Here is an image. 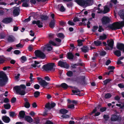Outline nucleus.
<instances>
[{
  "label": "nucleus",
  "mask_w": 124,
  "mask_h": 124,
  "mask_svg": "<svg viewBox=\"0 0 124 124\" xmlns=\"http://www.w3.org/2000/svg\"><path fill=\"white\" fill-rule=\"evenodd\" d=\"M111 96V95L109 93L106 94L104 96V98L106 99H108L110 98Z\"/></svg>",
  "instance_id": "obj_37"
},
{
  "label": "nucleus",
  "mask_w": 124,
  "mask_h": 124,
  "mask_svg": "<svg viewBox=\"0 0 124 124\" xmlns=\"http://www.w3.org/2000/svg\"><path fill=\"white\" fill-rule=\"evenodd\" d=\"M94 43L96 46H100L101 44V42L98 40L94 41Z\"/></svg>",
  "instance_id": "obj_27"
},
{
  "label": "nucleus",
  "mask_w": 124,
  "mask_h": 124,
  "mask_svg": "<svg viewBox=\"0 0 124 124\" xmlns=\"http://www.w3.org/2000/svg\"><path fill=\"white\" fill-rule=\"evenodd\" d=\"M68 24L70 25H75L74 23L71 21H69L68 22Z\"/></svg>",
  "instance_id": "obj_57"
},
{
  "label": "nucleus",
  "mask_w": 124,
  "mask_h": 124,
  "mask_svg": "<svg viewBox=\"0 0 124 124\" xmlns=\"http://www.w3.org/2000/svg\"><path fill=\"white\" fill-rule=\"evenodd\" d=\"M52 48L51 45L49 44L44 45L41 47V49L43 50V51L46 50L47 51H51Z\"/></svg>",
  "instance_id": "obj_10"
},
{
  "label": "nucleus",
  "mask_w": 124,
  "mask_h": 124,
  "mask_svg": "<svg viewBox=\"0 0 124 124\" xmlns=\"http://www.w3.org/2000/svg\"><path fill=\"white\" fill-rule=\"evenodd\" d=\"M82 51L85 53L88 52L89 50V48L87 46H84L81 48Z\"/></svg>",
  "instance_id": "obj_20"
},
{
  "label": "nucleus",
  "mask_w": 124,
  "mask_h": 124,
  "mask_svg": "<svg viewBox=\"0 0 124 124\" xmlns=\"http://www.w3.org/2000/svg\"><path fill=\"white\" fill-rule=\"evenodd\" d=\"M25 119L28 122L31 123L33 119L30 116H27L25 117Z\"/></svg>",
  "instance_id": "obj_21"
},
{
  "label": "nucleus",
  "mask_w": 124,
  "mask_h": 124,
  "mask_svg": "<svg viewBox=\"0 0 124 124\" xmlns=\"http://www.w3.org/2000/svg\"><path fill=\"white\" fill-rule=\"evenodd\" d=\"M57 36L58 37L62 39H63L64 37V35L62 33H59L57 35Z\"/></svg>",
  "instance_id": "obj_30"
},
{
  "label": "nucleus",
  "mask_w": 124,
  "mask_h": 124,
  "mask_svg": "<svg viewBox=\"0 0 124 124\" xmlns=\"http://www.w3.org/2000/svg\"><path fill=\"white\" fill-rule=\"evenodd\" d=\"M114 54L118 57H119L121 55V52L119 50H116L114 52Z\"/></svg>",
  "instance_id": "obj_19"
},
{
  "label": "nucleus",
  "mask_w": 124,
  "mask_h": 124,
  "mask_svg": "<svg viewBox=\"0 0 124 124\" xmlns=\"http://www.w3.org/2000/svg\"><path fill=\"white\" fill-rule=\"evenodd\" d=\"M107 36L105 34H103V35L100 36L99 39L103 40L107 38Z\"/></svg>",
  "instance_id": "obj_23"
},
{
  "label": "nucleus",
  "mask_w": 124,
  "mask_h": 124,
  "mask_svg": "<svg viewBox=\"0 0 124 124\" xmlns=\"http://www.w3.org/2000/svg\"><path fill=\"white\" fill-rule=\"evenodd\" d=\"M32 23L33 24H36L38 27L39 28L42 27L43 26L42 23L40 22L39 20L33 21L32 22Z\"/></svg>",
  "instance_id": "obj_12"
},
{
  "label": "nucleus",
  "mask_w": 124,
  "mask_h": 124,
  "mask_svg": "<svg viewBox=\"0 0 124 124\" xmlns=\"http://www.w3.org/2000/svg\"><path fill=\"white\" fill-rule=\"evenodd\" d=\"M5 108L6 109H9L11 107V105L9 103L5 104L4 105Z\"/></svg>",
  "instance_id": "obj_28"
},
{
  "label": "nucleus",
  "mask_w": 124,
  "mask_h": 124,
  "mask_svg": "<svg viewBox=\"0 0 124 124\" xmlns=\"http://www.w3.org/2000/svg\"><path fill=\"white\" fill-rule=\"evenodd\" d=\"M8 39L9 42H11L14 41L15 40V39L13 36H9Z\"/></svg>",
  "instance_id": "obj_24"
},
{
  "label": "nucleus",
  "mask_w": 124,
  "mask_h": 124,
  "mask_svg": "<svg viewBox=\"0 0 124 124\" xmlns=\"http://www.w3.org/2000/svg\"><path fill=\"white\" fill-rule=\"evenodd\" d=\"M39 84L43 87H45L47 86L48 83L45 81L44 80H41L39 83Z\"/></svg>",
  "instance_id": "obj_15"
},
{
  "label": "nucleus",
  "mask_w": 124,
  "mask_h": 124,
  "mask_svg": "<svg viewBox=\"0 0 124 124\" xmlns=\"http://www.w3.org/2000/svg\"><path fill=\"white\" fill-rule=\"evenodd\" d=\"M114 43V41L112 39H111L107 41L108 45L110 47L111 49L113 48Z\"/></svg>",
  "instance_id": "obj_13"
},
{
  "label": "nucleus",
  "mask_w": 124,
  "mask_h": 124,
  "mask_svg": "<svg viewBox=\"0 0 124 124\" xmlns=\"http://www.w3.org/2000/svg\"><path fill=\"white\" fill-rule=\"evenodd\" d=\"M34 87L35 89H38L39 88L40 86L38 84H36L34 85Z\"/></svg>",
  "instance_id": "obj_49"
},
{
  "label": "nucleus",
  "mask_w": 124,
  "mask_h": 124,
  "mask_svg": "<svg viewBox=\"0 0 124 124\" xmlns=\"http://www.w3.org/2000/svg\"><path fill=\"white\" fill-rule=\"evenodd\" d=\"M68 108H69L73 109L74 108V105L73 104H71L68 105Z\"/></svg>",
  "instance_id": "obj_44"
},
{
  "label": "nucleus",
  "mask_w": 124,
  "mask_h": 124,
  "mask_svg": "<svg viewBox=\"0 0 124 124\" xmlns=\"http://www.w3.org/2000/svg\"><path fill=\"white\" fill-rule=\"evenodd\" d=\"M49 44L52 45L54 46H55L57 45L54 42L51 40H50L49 41Z\"/></svg>",
  "instance_id": "obj_45"
},
{
  "label": "nucleus",
  "mask_w": 124,
  "mask_h": 124,
  "mask_svg": "<svg viewBox=\"0 0 124 124\" xmlns=\"http://www.w3.org/2000/svg\"><path fill=\"white\" fill-rule=\"evenodd\" d=\"M40 92L39 91H36L34 93V96L37 98L40 95Z\"/></svg>",
  "instance_id": "obj_36"
},
{
  "label": "nucleus",
  "mask_w": 124,
  "mask_h": 124,
  "mask_svg": "<svg viewBox=\"0 0 124 124\" xmlns=\"http://www.w3.org/2000/svg\"><path fill=\"white\" fill-rule=\"evenodd\" d=\"M54 20L52 21L49 24V26L51 28H53L54 27Z\"/></svg>",
  "instance_id": "obj_31"
},
{
  "label": "nucleus",
  "mask_w": 124,
  "mask_h": 124,
  "mask_svg": "<svg viewBox=\"0 0 124 124\" xmlns=\"http://www.w3.org/2000/svg\"><path fill=\"white\" fill-rule=\"evenodd\" d=\"M33 74L32 73H31L30 74V81L32 82L34 80V79L32 78V77H33Z\"/></svg>",
  "instance_id": "obj_46"
},
{
  "label": "nucleus",
  "mask_w": 124,
  "mask_h": 124,
  "mask_svg": "<svg viewBox=\"0 0 124 124\" xmlns=\"http://www.w3.org/2000/svg\"><path fill=\"white\" fill-rule=\"evenodd\" d=\"M66 74L68 76L71 77L73 76V73L71 71H69L67 72Z\"/></svg>",
  "instance_id": "obj_33"
},
{
  "label": "nucleus",
  "mask_w": 124,
  "mask_h": 124,
  "mask_svg": "<svg viewBox=\"0 0 124 124\" xmlns=\"http://www.w3.org/2000/svg\"><path fill=\"white\" fill-rule=\"evenodd\" d=\"M115 67L113 66H109L108 67V69L109 70H113L115 69Z\"/></svg>",
  "instance_id": "obj_62"
},
{
  "label": "nucleus",
  "mask_w": 124,
  "mask_h": 124,
  "mask_svg": "<svg viewBox=\"0 0 124 124\" xmlns=\"http://www.w3.org/2000/svg\"><path fill=\"white\" fill-rule=\"evenodd\" d=\"M62 117L63 118H68L69 117V115H63L62 116Z\"/></svg>",
  "instance_id": "obj_54"
},
{
  "label": "nucleus",
  "mask_w": 124,
  "mask_h": 124,
  "mask_svg": "<svg viewBox=\"0 0 124 124\" xmlns=\"http://www.w3.org/2000/svg\"><path fill=\"white\" fill-rule=\"evenodd\" d=\"M16 98L15 97L13 98L11 100V102L12 103H14L16 101Z\"/></svg>",
  "instance_id": "obj_60"
},
{
  "label": "nucleus",
  "mask_w": 124,
  "mask_h": 124,
  "mask_svg": "<svg viewBox=\"0 0 124 124\" xmlns=\"http://www.w3.org/2000/svg\"><path fill=\"white\" fill-rule=\"evenodd\" d=\"M103 117L104 118L106 121L109 118V117L108 115H104Z\"/></svg>",
  "instance_id": "obj_47"
},
{
  "label": "nucleus",
  "mask_w": 124,
  "mask_h": 124,
  "mask_svg": "<svg viewBox=\"0 0 124 124\" xmlns=\"http://www.w3.org/2000/svg\"><path fill=\"white\" fill-rule=\"evenodd\" d=\"M9 116L11 117H13L15 115V113L14 112H9Z\"/></svg>",
  "instance_id": "obj_40"
},
{
  "label": "nucleus",
  "mask_w": 124,
  "mask_h": 124,
  "mask_svg": "<svg viewBox=\"0 0 124 124\" xmlns=\"http://www.w3.org/2000/svg\"><path fill=\"white\" fill-rule=\"evenodd\" d=\"M58 64V66L61 67H63L67 69L69 67V65L67 64L66 62L61 61H59Z\"/></svg>",
  "instance_id": "obj_6"
},
{
  "label": "nucleus",
  "mask_w": 124,
  "mask_h": 124,
  "mask_svg": "<svg viewBox=\"0 0 124 124\" xmlns=\"http://www.w3.org/2000/svg\"><path fill=\"white\" fill-rule=\"evenodd\" d=\"M45 107L48 109H51V108L49 103H47L46 104Z\"/></svg>",
  "instance_id": "obj_39"
},
{
  "label": "nucleus",
  "mask_w": 124,
  "mask_h": 124,
  "mask_svg": "<svg viewBox=\"0 0 124 124\" xmlns=\"http://www.w3.org/2000/svg\"><path fill=\"white\" fill-rule=\"evenodd\" d=\"M73 21L74 22H78L79 21V19L77 17H75L73 19Z\"/></svg>",
  "instance_id": "obj_52"
},
{
  "label": "nucleus",
  "mask_w": 124,
  "mask_h": 124,
  "mask_svg": "<svg viewBox=\"0 0 124 124\" xmlns=\"http://www.w3.org/2000/svg\"><path fill=\"white\" fill-rule=\"evenodd\" d=\"M67 57L69 59H71L73 58V55L72 53H68Z\"/></svg>",
  "instance_id": "obj_26"
},
{
  "label": "nucleus",
  "mask_w": 124,
  "mask_h": 124,
  "mask_svg": "<svg viewBox=\"0 0 124 124\" xmlns=\"http://www.w3.org/2000/svg\"><path fill=\"white\" fill-rule=\"evenodd\" d=\"M19 8H16L13 11V14L14 16H17L19 15Z\"/></svg>",
  "instance_id": "obj_17"
},
{
  "label": "nucleus",
  "mask_w": 124,
  "mask_h": 124,
  "mask_svg": "<svg viewBox=\"0 0 124 124\" xmlns=\"http://www.w3.org/2000/svg\"><path fill=\"white\" fill-rule=\"evenodd\" d=\"M61 86L63 88L65 89H67L68 87V85L64 83L62 84L61 85Z\"/></svg>",
  "instance_id": "obj_32"
},
{
  "label": "nucleus",
  "mask_w": 124,
  "mask_h": 124,
  "mask_svg": "<svg viewBox=\"0 0 124 124\" xmlns=\"http://www.w3.org/2000/svg\"><path fill=\"white\" fill-rule=\"evenodd\" d=\"M8 78L6 74L3 71L0 72V85H5L8 81Z\"/></svg>",
  "instance_id": "obj_3"
},
{
  "label": "nucleus",
  "mask_w": 124,
  "mask_h": 124,
  "mask_svg": "<svg viewBox=\"0 0 124 124\" xmlns=\"http://www.w3.org/2000/svg\"><path fill=\"white\" fill-rule=\"evenodd\" d=\"M118 87L121 88H124V85L123 84H119L118 85Z\"/></svg>",
  "instance_id": "obj_50"
},
{
  "label": "nucleus",
  "mask_w": 124,
  "mask_h": 124,
  "mask_svg": "<svg viewBox=\"0 0 124 124\" xmlns=\"http://www.w3.org/2000/svg\"><path fill=\"white\" fill-rule=\"evenodd\" d=\"M3 121L6 123H9L10 120L9 117L6 116H3L2 118Z\"/></svg>",
  "instance_id": "obj_14"
},
{
  "label": "nucleus",
  "mask_w": 124,
  "mask_h": 124,
  "mask_svg": "<svg viewBox=\"0 0 124 124\" xmlns=\"http://www.w3.org/2000/svg\"><path fill=\"white\" fill-rule=\"evenodd\" d=\"M106 109V108L105 107H102L100 109V111L101 112H103L105 111Z\"/></svg>",
  "instance_id": "obj_48"
},
{
  "label": "nucleus",
  "mask_w": 124,
  "mask_h": 124,
  "mask_svg": "<svg viewBox=\"0 0 124 124\" xmlns=\"http://www.w3.org/2000/svg\"><path fill=\"white\" fill-rule=\"evenodd\" d=\"M121 118L120 116L113 115L111 116V121H120L121 119Z\"/></svg>",
  "instance_id": "obj_9"
},
{
  "label": "nucleus",
  "mask_w": 124,
  "mask_h": 124,
  "mask_svg": "<svg viewBox=\"0 0 124 124\" xmlns=\"http://www.w3.org/2000/svg\"><path fill=\"white\" fill-rule=\"evenodd\" d=\"M118 14L121 18L124 20V21L115 22L110 24L108 27L109 30H115L120 29L124 26V10L120 11L118 13Z\"/></svg>",
  "instance_id": "obj_1"
},
{
  "label": "nucleus",
  "mask_w": 124,
  "mask_h": 124,
  "mask_svg": "<svg viewBox=\"0 0 124 124\" xmlns=\"http://www.w3.org/2000/svg\"><path fill=\"white\" fill-rule=\"evenodd\" d=\"M101 22L102 24H106L109 23L110 21V20L108 16H104L101 19Z\"/></svg>",
  "instance_id": "obj_7"
},
{
  "label": "nucleus",
  "mask_w": 124,
  "mask_h": 124,
  "mask_svg": "<svg viewBox=\"0 0 124 124\" xmlns=\"http://www.w3.org/2000/svg\"><path fill=\"white\" fill-rule=\"evenodd\" d=\"M73 89L72 90V92L75 95H78L80 96L83 95L82 94H81L80 93V91L76 87H74L73 88Z\"/></svg>",
  "instance_id": "obj_11"
},
{
  "label": "nucleus",
  "mask_w": 124,
  "mask_h": 124,
  "mask_svg": "<svg viewBox=\"0 0 124 124\" xmlns=\"http://www.w3.org/2000/svg\"><path fill=\"white\" fill-rule=\"evenodd\" d=\"M104 30V29L103 28H102L101 26H99V28L98 30V31L99 32H101L102 31Z\"/></svg>",
  "instance_id": "obj_55"
},
{
  "label": "nucleus",
  "mask_w": 124,
  "mask_h": 124,
  "mask_svg": "<svg viewBox=\"0 0 124 124\" xmlns=\"http://www.w3.org/2000/svg\"><path fill=\"white\" fill-rule=\"evenodd\" d=\"M48 17L45 15L41 16V18L42 20H47L48 18Z\"/></svg>",
  "instance_id": "obj_38"
},
{
  "label": "nucleus",
  "mask_w": 124,
  "mask_h": 124,
  "mask_svg": "<svg viewBox=\"0 0 124 124\" xmlns=\"http://www.w3.org/2000/svg\"><path fill=\"white\" fill-rule=\"evenodd\" d=\"M19 115L20 117L24 118L25 115V112L23 111H21L19 112Z\"/></svg>",
  "instance_id": "obj_25"
},
{
  "label": "nucleus",
  "mask_w": 124,
  "mask_h": 124,
  "mask_svg": "<svg viewBox=\"0 0 124 124\" xmlns=\"http://www.w3.org/2000/svg\"><path fill=\"white\" fill-rule=\"evenodd\" d=\"M12 20V18L10 17L6 18L3 20L2 22L6 23H8L11 22Z\"/></svg>",
  "instance_id": "obj_16"
},
{
  "label": "nucleus",
  "mask_w": 124,
  "mask_h": 124,
  "mask_svg": "<svg viewBox=\"0 0 124 124\" xmlns=\"http://www.w3.org/2000/svg\"><path fill=\"white\" fill-rule=\"evenodd\" d=\"M36 56L42 58H44L45 57V54L41 51L38 50H36L35 52Z\"/></svg>",
  "instance_id": "obj_8"
},
{
  "label": "nucleus",
  "mask_w": 124,
  "mask_h": 124,
  "mask_svg": "<svg viewBox=\"0 0 124 124\" xmlns=\"http://www.w3.org/2000/svg\"><path fill=\"white\" fill-rule=\"evenodd\" d=\"M117 49L120 50H123L124 49V45L121 43H118L117 45Z\"/></svg>",
  "instance_id": "obj_18"
},
{
  "label": "nucleus",
  "mask_w": 124,
  "mask_h": 124,
  "mask_svg": "<svg viewBox=\"0 0 124 124\" xmlns=\"http://www.w3.org/2000/svg\"><path fill=\"white\" fill-rule=\"evenodd\" d=\"M109 11V9L107 6L106 5L104 7V9L103 11V13H106L108 12Z\"/></svg>",
  "instance_id": "obj_22"
},
{
  "label": "nucleus",
  "mask_w": 124,
  "mask_h": 124,
  "mask_svg": "<svg viewBox=\"0 0 124 124\" xmlns=\"http://www.w3.org/2000/svg\"><path fill=\"white\" fill-rule=\"evenodd\" d=\"M78 43V45L79 46H81L82 45V40H79L77 41Z\"/></svg>",
  "instance_id": "obj_43"
},
{
  "label": "nucleus",
  "mask_w": 124,
  "mask_h": 124,
  "mask_svg": "<svg viewBox=\"0 0 124 124\" xmlns=\"http://www.w3.org/2000/svg\"><path fill=\"white\" fill-rule=\"evenodd\" d=\"M80 6L89 5L93 3V0H74Z\"/></svg>",
  "instance_id": "obj_4"
},
{
  "label": "nucleus",
  "mask_w": 124,
  "mask_h": 124,
  "mask_svg": "<svg viewBox=\"0 0 124 124\" xmlns=\"http://www.w3.org/2000/svg\"><path fill=\"white\" fill-rule=\"evenodd\" d=\"M85 77L83 76V77L82 78V80L81 83V84H84L85 83Z\"/></svg>",
  "instance_id": "obj_42"
},
{
  "label": "nucleus",
  "mask_w": 124,
  "mask_h": 124,
  "mask_svg": "<svg viewBox=\"0 0 124 124\" xmlns=\"http://www.w3.org/2000/svg\"><path fill=\"white\" fill-rule=\"evenodd\" d=\"M106 53V52L105 51H102L100 52V55L103 56L105 55Z\"/></svg>",
  "instance_id": "obj_59"
},
{
  "label": "nucleus",
  "mask_w": 124,
  "mask_h": 124,
  "mask_svg": "<svg viewBox=\"0 0 124 124\" xmlns=\"http://www.w3.org/2000/svg\"><path fill=\"white\" fill-rule=\"evenodd\" d=\"M30 106L29 103L28 102H26L24 104V106L26 108H29Z\"/></svg>",
  "instance_id": "obj_41"
},
{
  "label": "nucleus",
  "mask_w": 124,
  "mask_h": 124,
  "mask_svg": "<svg viewBox=\"0 0 124 124\" xmlns=\"http://www.w3.org/2000/svg\"><path fill=\"white\" fill-rule=\"evenodd\" d=\"M22 6L24 7H27L28 6V5L27 2H24Z\"/></svg>",
  "instance_id": "obj_61"
},
{
  "label": "nucleus",
  "mask_w": 124,
  "mask_h": 124,
  "mask_svg": "<svg viewBox=\"0 0 124 124\" xmlns=\"http://www.w3.org/2000/svg\"><path fill=\"white\" fill-rule=\"evenodd\" d=\"M55 66L54 63H49L44 65L43 67V69L45 71H48L52 70L53 67Z\"/></svg>",
  "instance_id": "obj_5"
},
{
  "label": "nucleus",
  "mask_w": 124,
  "mask_h": 124,
  "mask_svg": "<svg viewBox=\"0 0 124 124\" xmlns=\"http://www.w3.org/2000/svg\"><path fill=\"white\" fill-rule=\"evenodd\" d=\"M45 124H53L52 122L49 121H47L46 122Z\"/></svg>",
  "instance_id": "obj_64"
},
{
  "label": "nucleus",
  "mask_w": 124,
  "mask_h": 124,
  "mask_svg": "<svg viewBox=\"0 0 124 124\" xmlns=\"http://www.w3.org/2000/svg\"><path fill=\"white\" fill-rule=\"evenodd\" d=\"M26 87L25 85H22L19 86H17L14 87L16 92L19 94L22 95H24L25 94V90Z\"/></svg>",
  "instance_id": "obj_2"
},
{
  "label": "nucleus",
  "mask_w": 124,
  "mask_h": 124,
  "mask_svg": "<svg viewBox=\"0 0 124 124\" xmlns=\"http://www.w3.org/2000/svg\"><path fill=\"white\" fill-rule=\"evenodd\" d=\"M35 120V122L37 123L38 124L39 123V118H36L34 119Z\"/></svg>",
  "instance_id": "obj_56"
},
{
  "label": "nucleus",
  "mask_w": 124,
  "mask_h": 124,
  "mask_svg": "<svg viewBox=\"0 0 124 124\" xmlns=\"http://www.w3.org/2000/svg\"><path fill=\"white\" fill-rule=\"evenodd\" d=\"M16 46L17 47H20L22 48L23 46L21 44L19 43V44H17L16 45Z\"/></svg>",
  "instance_id": "obj_53"
},
{
  "label": "nucleus",
  "mask_w": 124,
  "mask_h": 124,
  "mask_svg": "<svg viewBox=\"0 0 124 124\" xmlns=\"http://www.w3.org/2000/svg\"><path fill=\"white\" fill-rule=\"evenodd\" d=\"M20 53L21 52L17 50H15L14 51V53L16 54H18Z\"/></svg>",
  "instance_id": "obj_58"
},
{
  "label": "nucleus",
  "mask_w": 124,
  "mask_h": 124,
  "mask_svg": "<svg viewBox=\"0 0 124 124\" xmlns=\"http://www.w3.org/2000/svg\"><path fill=\"white\" fill-rule=\"evenodd\" d=\"M21 61L22 63L24 62L26 60V58L25 56H23L21 58Z\"/></svg>",
  "instance_id": "obj_34"
},
{
  "label": "nucleus",
  "mask_w": 124,
  "mask_h": 124,
  "mask_svg": "<svg viewBox=\"0 0 124 124\" xmlns=\"http://www.w3.org/2000/svg\"><path fill=\"white\" fill-rule=\"evenodd\" d=\"M68 111V110L64 109H62L60 110V112L62 114H65L67 113Z\"/></svg>",
  "instance_id": "obj_29"
},
{
  "label": "nucleus",
  "mask_w": 124,
  "mask_h": 124,
  "mask_svg": "<svg viewBox=\"0 0 124 124\" xmlns=\"http://www.w3.org/2000/svg\"><path fill=\"white\" fill-rule=\"evenodd\" d=\"M60 10L62 12H63L64 11L65 9L63 6H61Z\"/></svg>",
  "instance_id": "obj_63"
},
{
  "label": "nucleus",
  "mask_w": 124,
  "mask_h": 124,
  "mask_svg": "<svg viewBox=\"0 0 124 124\" xmlns=\"http://www.w3.org/2000/svg\"><path fill=\"white\" fill-rule=\"evenodd\" d=\"M111 81V80L110 79H107L103 81L104 84L105 85H106L108 83H109L110 81Z\"/></svg>",
  "instance_id": "obj_35"
},
{
  "label": "nucleus",
  "mask_w": 124,
  "mask_h": 124,
  "mask_svg": "<svg viewBox=\"0 0 124 124\" xmlns=\"http://www.w3.org/2000/svg\"><path fill=\"white\" fill-rule=\"evenodd\" d=\"M50 39H52L54 37V34L52 33H50L48 35Z\"/></svg>",
  "instance_id": "obj_51"
}]
</instances>
